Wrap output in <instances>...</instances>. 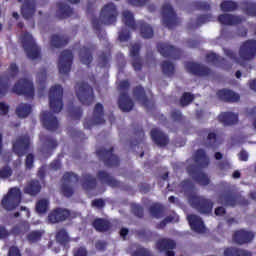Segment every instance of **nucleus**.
I'll list each match as a JSON object with an SVG mask.
<instances>
[{
  "mask_svg": "<svg viewBox=\"0 0 256 256\" xmlns=\"http://www.w3.org/2000/svg\"><path fill=\"white\" fill-rule=\"evenodd\" d=\"M9 74L4 73L0 75V99H3L9 93L11 87V79H15L19 75V66L17 63L12 62L8 68Z\"/></svg>",
  "mask_w": 256,
  "mask_h": 256,
  "instance_id": "obj_8",
  "label": "nucleus"
},
{
  "mask_svg": "<svg viewBox=\"0 0 256 256\" xmlns=\"http://www.w3.org/2000/svg\"><path fill=\"white\" fill-rule=\"evenodd\" d=\"M220 9L223 13H231L239 9V4L233 0H224L220 4Z\"/></svg>",
  "mask_w": 256,
  "mask_h": 256,
  "instance_id": "obj_47",
  "label": "nucleus"
},
{
  "mask_svg": "<svg viewBox=\"0 0 256 256\" xmlns=\"http://www.w3.org/2000/svg\"><path fill=\"white\" fill-rule=\"evenodd\" d=\"M218 203L224 205V207H235L237 205V195L231 192L221 194L218 198Z\"/></svg>",
  "mask_w": 256,
  "mask_h": 256,
  "instance_id": "obj_35",
  "label": "nucleus"
},
{
  "mask_svg": "<svg viewBox=\"0 0 256 256\" xmlns=\"http://www.w3.org/2000/svg\"><path fill=\"white\" fill-rule=\"evenodd\" d=\"M218 119L220 123H223L224 125H237L239 122V115L233 112H224L218 116Z\"/></svg>",
  "mask_w": 256,
  "mask_h": 256,
  "instance_id": "obj_38",
  "label": "nucleus"
},
{
  "mask_svg": "<svg viewBox=\"0 0 256 256\" xmlns=\"http://www.w3.org/2000/svg\"><path fill=\"white\" fill-rule=\"evenodd\" d=\"M132 256H153V254H151V251H149V249L140 247V248H137L132 253Z\"/></svg>",
  "mask_w": 256,
  "mask_h": 256,
  "instance_id": "obj_61",
  "label": "nucleus"
},
{
  "mask_svg": "<svg viewBox=\"0 0 256 256\" xmlns=\"http://www.w3.org/2000/svg\"><path fill=\"white\" fill-rule=\"evenodd\" d=\"M161 70L166 77H173V75H175V65L170 61H163L161 63Z\"/></svg>",
  "mask_w": 256,
  "mask_h": 256,
  "instance_id": "obj_49",
  "label": "nucleus"
},
{
  "mask_svg": "<svg viewBox=\"0 0 256 256\" xmlns=\"http://www.w3.org/2000/svg\"><path fill=\"white\" fill-rule=\"evenodd\" d=\"M76 97L82 105H93L95 94L93 88L87 82H77L75 85Z\"/></svg>",
  "mask_w": 256,
  "mask_h": 256,
  "instance_id": "obj_7",
  "label": "nucleus"
},
{
  "mask_svg": "<svg viewBox=\"0 0 256 256\" xmlns=\"http://www.w3.org/2000/svg\"><path fill=\"white\" fill-rule=\"evenodd\" d=\"M79 57L83 65H87V67H91V63H93V52L91 48L86 46H83L82 48H80Z\"/></svg>",
  "mask_w": 256,
  "mask_h": 256,
  "instance_id": "obj_39",
  "label": "nucleus"
},
{
  "mask_svg": "<svg viewBox=\"0 0 256 256\" xmlns=\"http://www.w3.org/2000/svg\"><path fill=\"white\" fill-rule=\"evenodd\" d=\"M109 61H111V52H101L98 56V65L102 69L109 67Z\"/></svg>",
  "mask_w": 256,
  "mask_h": 256,
  "instance_id": "obj_50",
  "label": "nucleus"
},
{
  "mask_svg": "<svg viewBox=\"0 0 256 256\" xmlns=\"http://www.w3.org/2000/svg\"><path fill=\"white\" fill-rule=\"evenodd\" d=\"M118 15L117 6L113 3H108L101 9L100 18H92V27L100 40L107 39V33H105L101 27H103V25H114V23H117Z\"/></svg>",
  "mask_w": 256,
  "mask_h": 256,
  "instance_id": "obj_2",
  "label": "nucleus"
},
{
  "mask_svg": "<svg viewBox=\"0 0 256 256\" xmlns=\"http://www.w3.org/2000/svg\"><path fill=\"white\" fill-rule=\"evenodd\" d=\"M240 9L246 15H250L251 17H256V3L251 0H244L240 2Z\"/></svg>",
  "mask_w": 256,
  "mask_h": 256,
  "instance_id": "obj_43",
  "label": "nucleus"
},
{
  "mask_svg": "<svg viewBox=\"0 0 256 256\" xmlns=\"http://www.w3.org/2000/svg\"><path fill=\"white\" fill-rule=\"evenodd\" d=\"M195 101V95L191 94V92H184L180 98L181 107H187V105H191Z\"/></svg>",
  "mask_w": 256,
  "mask_h": 256,
  "instance_id": "obj_53",
  "label": "nucleus"
},
{
  "mask_svg": "<svg viewBox=\"0 0 256 256\" xmlns=\"http://www.w3.org/2000/svg\"><path fill=\"white\" fill-rule=\"evenodd\" d=\"M224 55L235 61L238 65H241V67H245L247 61H253L256 57V40H246L243 42L238 51L239 57H237L235 51L227 48L224 49Z\"/></svg>",
  "mask_w": 256,
  "mask_h": 256,
  "instance_id": "obj_3",
  "label": "nucleus"
},
{
  "mask_svg": "<svg viewBox=\"0 0 256 256\" xmlns=\"http://www.w3.org/2000/svg\"><path fill=\"white\" fill-rule=\"evenodd\" d=\"M49 211V200L43 198L36 202V212L43 215Z\"/></svg>",
  "mask_w": 256,
  "mask_h": 256,
  "instance_id": "obj_52",
  "label": "nucleus"
},
{
  "mask_svg": "<svg viewBox=\"0 0 256 256\" xmlns=\"http://www.w3.org/2000/svg\"><path fill=\"white\" fill-rule=\"evenodd\" d=\"M40 141L42 142V147H41V153L48 159V157H51L53 155V151L57 149L58 143L57 139L53 138V136L50 135H41L40 136Z\"/></svg>",
  "mask_w": 256,
  "mask_h": 256,
  "instance_id": "obj_21",
  "label": "nucleus"
},
{
  "mask_svg": "<svg viewBox=\"0 0 256 256\" xmlns=\"http://www.w3.org/2000/svg\"><path fill=\"white\" fill-rule=\"evenodd\" d=\"M68 113L74 121H80L81 117H83V109L81 107L69 106Z\"/></svg>",
  "mask_w": 256,
  "mask_h": 256,
  "instance_id": "obj_51",
  "label": "nucleus"
},
{
  "mask_svg": "<svg viewBox=\"0 0 256 256\" xmlns=\"http://www.w3.org/2000/svg\"><path fill=\"white\" fill-rule=\"evenodd\" d=\"M35 155H33V153H29L26 156L25 159V167L28 171H31V169H33V167H35Z\"/></svg>",
  "mask_w": 256,
  "mask_h": 256,
  "instance_id": "obj_57",
  "label": "nucleus"
},
{
  "mask_svg": "<svg viewBox=\"0 0 256 256\" xmlns=\"http://www.w3.org/2000/svg\"><path fill=\"white\" fill-rule=\"evenodd\" d=\"M132 67L134 71H141L143 69V59L141 57L133 58Z\"/></svg>",
  "mask_w": 256,
  "mask_h": 256,
  "instance_id": "obj_63",
  "label": "nucleus"
},
{
  "mask_svg": "<svg viewBox=\"0 0 256 256\" xmlns=\"http://www.w3.org/2000/svg\"><path fill=\"white\" fill-rule=\"evenodd\" d=\"M145 141V131H143V127L137 125L134 128V139L130 140V148L133 150Z\"/></svg>",
  "mask_w": 256,
  "mask_h": 256,
  "instance_id": "obj_36",
  "label": "nucleus"
},
{
  "mask_svg": "<svg viewBox=\"0 0 256 256\" xmlns=\"http://www.w3.org/2000/svg\"><path fill=\"white\" fill-rule=\"evenodd\" d=\"M149 213L155 219H161L165 213V207L159 203H154L149 207Z\"/></svg>",
  "mask_w": 256,
  "mask_h": 256,
  "instance_id": "obj_48",
  "label": "nucleus"
},
{
  "mask_svg": "<svg viewBox=\"0 0 256 256\" xmlns=\"http://www.w3.org/2000/svg\"><path fill=\"white\" fill-rule=\"evenodd\" d=\"M213 19V15L211 14H201L196 18V27H201V25H205V23H209Z\"/></svg>",
  "mask_w": 256,
  "mask_h": 256,
  "instance_id": "obj_54",
  "label": "nucleus"
},
{
  "mask_svg": "<svg viewBox=\"0 0 256 256\" xmlns=\"http://www.w3.org/2000/svg\"><path fill=\"white\" fill-rule=\"evenodd\" d=\"M79 183V176L73 172H66L62 177L61 193L64 197H73L75 190L69 186Z\"/></svg>",
  "mask_w": 256,
  "mask_h": 256,
  "instance_id": "obj_16",
  "label": "nucleus"
},
{
  "mask_svg": "<svg viewBox=\"0 0 256 256\" xmlns=\"http://www.w3.org/2000/svg\"><path fill=\"white\" fill-rule=\"evenodd\" d=\"M255 239V234L246 230H238L233 235V241L238 245H245V243H251Z\"/></svg>",
  "mask_w": 256,
  "mask_h": 256,
  "instance_id": "obj_31",
  "label": "nucleus"
},
{
  "mask_svg": "<svg viewBox=\"0 0 256 256\" xmlns=\"http://www.w3.org/2000/svg\"><path fill=\"white\" fill-rule=\"evenodd\" d=\"M194 161L198 166L195 164L189 165L187 167V173L195 183L202 187H207V185L211 184V178H209L207 173L201 170L209 167V156H207V152L201 148L196 150L194 154Z\"/></svg>",
  "mask_w": 256,
  "mask_h": 256,
  "instance_id": "obj_1",
  "label": "nucleus"
},
{
  "mask_svg": "<svg viewBox=\"0 0 256 256\" xmlns=\"http://www.w3.org/2000/svg\"><path fill=\"white\" fill-rule=\"evenodd\" d=\"M56 241L59 245H62V247H67V249H69V242L71 241V238L69 237V233H67L66 229L62 228L57 231Z\"/></svg>",
  "mask_w": 256,
  "mask_h": 256,
  "instance_id": "obj_44",
  "label": "nucleus"
},
{
  "mask_svg": "<svg viewBox=\"0 0 256 256\" xmlns=\"http://www.w3.org/2000/svg\"><path fill=\"white\" fill-rule=\"evenodd\" d=\"M216 95L220 101L224 103H237L240 101L241 96L235 91L223 88L216 92Z\"/></svg>",
  "mask_w": 256,
  "mask_h": 256,
  "instance_id": "obj_26",
  "label": "nucleus"
},
{
  "mask_svg": "<svg viewBox=\"0 0 256 256\" xmlns=\"http://www.w3.org/2000/svg\"><path fill=\"white\" fill-rule=\"evenodd\" d=\"M22 47L28 57V59H39L41 57V48L37 46L35 43V39H33V35L29 34V32H25L22 35Z\"/></svg>",
  "mask_w": 256,
  "mask_h": 256,
  "instance_id": "obj_10",
  "label": "nucleus"
},
{
  "mask_svg": "<svg viewBox=\"0 0 256 256\" xmlns=\"http://www.w3.org/2000/svg\"><path fill=\"white\" fill-rule=\"evenodd\" d=\"M69 43V37L64 35L53 34L50 38V45L55 49H61Z\"/></svg>",
  "mask_w": 256,
  "mask_h": 256,
  "instance_id": "obj_40",
  "label": "nucleus"
},
{
  "mask_svg": "<svg viewBox=\"0 0 256 256\" xmlns=\"http://www.w3.org/2000/svg\"><path fill=\"white\" fill-rule=\"evenodd\" d=\"M105 123V107L101 103H96L93 109L92 120L84 121V129H91L93 125H103Z\"/></svg>",
  "mask_w": 256,
  "mask_h": 256,
  "instance_id": "obj_17",
  "label": "nucleus"
},
{
  "mask_svg": "<svg viewBox=\"0 0 256 256\" xmlns=\"http://www.w3.org/2000/svg\"><path fill=\"white\" fill-rule=\"evenodd\" d=\"M12 149L15 155L18 157H23L29 153L31 149V138L29 135H21L12 142Z\"/></svg>",
  "mask_w": 256,
  "mask_h": 256,
  "instance_id": "obj_15",
  "label": "nucleus"
},
{
  "mask_svg": "<svg viewBox=\"0 0 256 256\" xmlns=\"http://www.w3.org/2000/svg\"><path fill=\"white\" fill-rule=\"evenodd\" d=\"M96 177L100 183L108 185V187H112L113 189L121 187V181L115 179V177L111 176V174L105 170L98 171Z\"/></svg>",
  "mask_w": 256,
  "mask_h": 256,
  "instance_id": "obj_29",
  "label": "nucleus"
},
{
  "mask_svg": "<svg viewBox=\"0 0 256 256\" xmlns=\"http://www.w3.org/2000/svg\"><path fill=\"white\" fill-rule=\"evenodd\" d=\"M92 227L97 233H107L112 229L113 224L105 218H96L92 222Z\"/></svg>",
  "mask_w": 256,
  "mask_h": 256,
  "instance_id": "obj_33",
  "label": "nucleus"
},
{
  "mask_svg": "<svg viewBox=\"0 0 256 256\" xmlns=\"http://www.w3.org/2000/svg\"><path fill=\"white\" fill-rule=\"evenodd\" d=\"M150 137L154 145L160 147V149L167 147L170 143L169 135L158 128H153L150 131Z\"/></svg>",
  "mask_w": 256,
  "mask_h": 256,
  "instance_id": "obj_23",
  "label": "nucleus"
},
{
  "mask_svg": "<svg viewBox=\"0 0 256 256\" xmlns=\"http://www.w3.org/2000/svg\"><path fill=\"white\" fill-rule=\"evenodd\" d=\"M49 105L53 113L63 111V87L57 84L49 90Z\"/></svg>",
  "mask_w": 256,
  "mask_h": 256,
  "instance_id": "obj_12",
  "label": "nucleus"
},
{
  "mask_svg": "<svg viewBox=\"0 0 256 256\" xmlns=\"http://www.w3.org/2000/svg\"><path fill=\"white\" fill-rule=\"evenodd\" d=\"M73 66V52L71 50H63L59 56L58 69L60 75H69Z\"/></svg>",
  "mask_w": 256,
  "mask_h": 256,
  "instance_id": "obj_19",
  "label": "nucleus"
},
{
  "mask_svg": "<svg viewBox=\"0 0 256 256\" xmlns=\"http://www.w3.org/2000/svg\"><path fill=\"white\" fill-rule=\"evenodd\" d=\"M206 147H217V134L215 132L208 133Z\"/></svg>",
  "mask_w": 256,
  "mask_h": 256,
  "instance_id": "obj_56",
  "label": "nucleus"
},
{
  "mask_svg": "<svg viewBox=\"0 0 256 256\" xmlns=\"http://www.w3.org/2000/svg\"><path fill=\"white\" fill-rule=\"evenodd\" d=\"M41 121L42 125L47 129L48 131H57L59 129V120L56 118V116L53 115V113L49 111H45L41 115Z\"/></svg>",
  "mask_w": 256,
  "mask_h": 256,
  "instance_id": "obj_25",
  "label": "nucleus"
},
{
  "mask_svg": "<svg viewBox=\"0 0 256 256\" xmlns=\"http://www.w3.org/2000/svg\"><path fill=\"white\" fill-rule=\"evenodd\" d=\"M185 69L195 77H209L212 73L211 68L197 62H186Z\"/></svg>",
  "mask_w": 256,
  "mask_h": 256,
  "instance_id": "obj_20",
  "label": "nucleus"
},
{
  "mask_svg": "<svg viewBox=\"0 0 256 256\" xmlns=\"http://www.w3.org/2000/svg\"><path fill=\"white\" fill-rule=\"evenodd\" d=\"M58 11H57V17L58 19H67L68 17H71L73 15V8L71 6L59 2L57 3Z\"/></svg>",
  "mask_w": 256,
  "mask_h": 256,
  "instance_id": "obj_41",
  "label": "nucleus"
},
{
  "mask_svg": "<svg viewBox=\"0 0 256 256\" xmlns=\"http://www.w3.org/2000/svg\"><path fill=\"white\" fill-rule=\"evenodd\" d=\"M162 23L167 27V29H175L177 25L181 23L177 13L170 4H164L162 6Z\"/></svg>",
  "mask_w": 256,
  "mask_h": 256,
  "instance_id": "obj_14",
  "label": "nucleus"
},
{
  "mask_svg": "<svg viewBox=\"0 0 256 256\" xmlns=\"http://www.w3.org/2000/svg\"><path fill=\"white\" fill-rule=\"evenodd\" d=\"M188 203L193 207V209H196V211L201 213V215H209L213 212V201L203 196L190 194L188 196Z\"/></svg>",
  "mask_w": 256,
  "mask_h": 256,
  "instance_id": "obj_6",
  "label": "nucleus"
},
{
  "mask_svg": "<svg viewBox=\"0 0 256 256\" xmlns=\"http://www.w3.org/2000/svg\"><path fill=\"white\" fill-rule=\"evenodd\" d=\"M194 7L197 11H211V5L207 2H194Z\"/></svg>",
  "mask_w": 256,
  "mask_h": 256,
  "instance_id": "obj_58",
  "label": "nucleus"
},
{
  "mask_svg": "<svg viewBox=\"0 0 256 256\" xmlns=\"http://www.w3.org/2000/svg\"><path fill=\"white\" fill-rule=\"evenodd\" d=\"M129 87H131V83L128 80H122L119 83L118 89L121 91L119 98H118V107L122 110L123 113H129V111H133L135 107V103L133 99L129 97Z\"/></svg>",
  "mask_w": 256,
  "mask_h": 256,
  "instance_id": "obj_5",
  "label": "nucleus"
},
{
  "mask_svg": "<svg viewBox=\"0 0 256 256\" xmlns=\"http://www.w3.org/2000/svg\"><path fill=\"white\" fill-rule=\"evenodd\" d=\"M22 197L23 194L19 187L10 188L7 195L2 199V207L6 209V211H13V209H17V207L21 205Z\"/></svg>",
  "mask_w": 256,
  "mask_h": 256,
  "instance_id": "obj_11",
  "label": "nucleus"
},
{
  "mask_svg": "<svg viewBox=\"0 0 256 256\" xmlns=\"http://www.w3.org/2000/svg\"><path fill=\"white\" fill-rule=\"evenodd\" d=\"M41 232L39 231H32L27 235V240L30 243H37V241H41Z\"/></svg>",
  "mask_w": 256,
  "mask_h": 256,
  "instance_id": "obj_59",
  "label": "nucleus"
},
{
  "mask_svg": "<svg viewBox=\"0 0 256 256\" xmlns=\"http://www.w3.org/2000/svg\"><path fill=\"white\" fill-rule=\"evenodd\" d=\"M156 248L160 253H165L166 256H175L173 250L177 248V242L171 238H162L156 242Z\"/></svg>",
  "mask_w": 256,
  "mask_h": 256,
  "instance_id": "obj_22",
  "label": "nucleus"
},
{
  "mask_svg": "<svg viewBox=\"0 0 256 256\" xmlns=\"http://www.w3.org/2000/svg\"><path fill=\"white\" fill-rule=\"evenodd\" d=\"M13 175V169L9 166H4L0 169V179H9Z\"/></svg>",
  "mask_w": 256,
  "mask_h": 256,
  "instance_id": "obj_60",
  "label": "nucleus"
},
{
  "mask_svg": "<svg viewBox=\"0 0 256 256\" xmlns=\"http://www.w3.org/2000/svg\"><path fill=\"white\" fill-rule=\"evenodd\" d=\"M132 95L136 101L142 103L143 107L149 109L151 107V100L147 97V92H145V88L142 85H137L132 90Z\"/></svg>",
  "mask_w": 256,
  "mask_h": 256,
  "instance_id": "obj_30",
  "label": "nucleus"
},
{
  "mask_svg": "<svg viewBox=\"0 0 256 256\" xmlns=\"http://www.w3.org/2000/svg\"><path fill=\"white\" fill-rule=\"evenodd\" d=\"M224 256H253L251 252L237 247H227L224 249Z\"/></svg>",
  "mask_w": 256,
  "mask_h": 256,
  "instance_id": "obj_45",
  "label": "nucleus"
},
{
  "mask_svg": "<svg viewBox=\"0 0 256 256\" xmlns=\"http://www.w3.org/2000/svg\"><path fill=\"white\" fill-rule=\"evenodd\" d=\"M132 213L135 215V217H138V219H143L145 217V210L142 208L139 204H132L131 205Z\"/></svg>",
  "mask_w": 256,
  "mask_h": 256,
  "instance_id": "obj_55",
  "label": "nucleus"
},
{
  "mask_svg": "<svg viewBox=\"0 0 256 256\" xmlns=\"http://www.w3.org/2000/svg\"><path fill=\"white\" fill-rule=\"evenodd\" d=\"M24 193L30 197H37L41 193V182L39 180H31L24 188Z\"/></svg>",
  "mask_w": 256,
  "mask_h": 256,
  "instance_id": "obj_37",
  "label": "nucleus"
},
{
  "mask_svg": "<svg viewBox=\"0 0 256 256\" xmlns=\"http://www.w3.org/2000/svg\"><path fill=\"white\" fill-rule=\"evenodd\" d=\"M122 15V21L126 25V27H128L132 31H137V29H139L140 35L141 37H143V39H152L154 31L151 25H149L144 20H139L138 22H135V16L129 10L124 11Z\"/></svg>",
  "mask_w": 256,
  "mask_h": 256,
  "instance_id": "obj_4",
  "label": "nucleus"
},
{
  "mask_svg": "<svg viewBox=\"0 0 256 256\" xmlns=\"http://www.w3.org/2000/svg\"><path fill=\"white\" fill-rule=\"evenodd\" d=\"M206 61L208 63H212L216 67H221V69H224L225 71H230V69L233 67V65H231L227 59L213 52L206 55Z\"/></svg>",
  "mask_w": 256,
  "mask_h": 256,
  "instance_id": "obj_28",
  "label": "nucleus"
},
{
  "mask_svg": "<svg viewBox=\"0 0 256 256\" xmlns=\"http://www.w3.org/2000/svg\"><path fill=\"white\" fill-rule=\"evenodd\" d=\"M35 13H37V3L35 0H24L21 6V15L23 19L29 21L35 17Z\"/></svg>",
  "mask_w": 256,
  "mask_h": 256,
  "instance_id": "obj_27",
  "label": "nucleus"
},
{
  "mask_svg": "<svg viewBox=\"0 0 256 256\" xmlns=\"http://www.w3.org/2000/svg\"><path fill=\"white\" fill-rule=\"evenodd\" d=\"M157 50L162 57H165L166 59H181V55H183V52L181 49L167 43V42H160L157 44Z\"/></svg>",
  "mask_w": 256,
  "mask_h": 256,
  "instance_id": "obj_18",
  "label": "nucleus"
},
{
  "mask_svg": "<svg viewBox=\"0 0 256 256\" xmlns=\"http://www.w3.org/2000/svg\"><path fill=\"white\" fill-rule=\"evenodd\" d=\"M31 111H33L31 104L21 103L16 108V115L20 119H25V117H29V115H31Z\"/></svg>",
  "mask_w": 256,
  "mask_h": 256,
  "instance_id": "obj_46",
  "label": "nucleus"
},
{
  "mask_svg": "<svg viewBox=\"0 0 256 256\" xmlns=\"http://www.w3.org/2000/svg\"><path fill=\"white\" fill-rule=\"evenodd\" d=\"M188 223L195 233H204L205 232V223L198 215L190 214L187 217Z\"/></svg>",
  "mask_w": 256,
  "mask_h": 256,
  "instance_id": "obj_32",
  "label": "nucleus"
},
{
  "mask_svg": "<svg viewBox=\"0 0 256 256\" xmlns=\"http://www.w3.org/2000/svg\"><path fill=\"white\" fill-rule=\"evenodd\" d=\"M218 21L221 25L233 26L241 25V23H243V18L233 14H220L218 16Z\"/></svg>",
  "mask_w": 256,
  "mask_h": 256,
  "instance_id": "obj_34",
  "label": "nucleus"
},
{
  "mask_svg": "<svg viewBox=\"0 0 256 256\" xmlns=\"http://www.w3.org/2000/svg\"><path fill=\"white\" fill-rule=\"evenodd\" d=\"M89 252L85 246H80L73 250V256H88Z\"/></svg>",
  "mask_w": 256,
  "mask_h": 256,
  "instance_id": "obj_64",
  "label": "nucleus"
},
{
  "mask_svg": "<svg viewBox=\"0 0 256 256\" xmlns=\"http://www.w3.org/2000/svg\"><path fill=\"white\" fill-rule=\"evenodd\" d=\"M82 187L85 191L97 189V179L91 174H85L82 179Z\"/></svg>",
  "mask_w": 256,
  "mask_h": 256,
  "instance_id": "obj_42",
  "label": "nucleus"
},
{
  "mask_svg": "<svg viewBox=\"0 0 256 256\" xmlns=\"http://www.w3.org/2000/svg\"><path fill=\"white\" fill-rule=\"evenodd\" d=\"M118 39L122 43L129 41L131 39V32H129L127 29H123L121 32H119Z\"/></svg>",
  "mask_w": 256,
  "mask_h": 256,
  "instance_id": "obj_62",
  "label": "nucleus"
},
{
  "mask_svg": "<svg viewBox=\"0 0 256 256\" xmlns=\"http://www.w3.org/2000/svg\"><path fill=\"white\" fill-rule=\"evenodd\" d=\"M69 217H71V211L58 207L48 214V221L50 223H63V221H67Z\"/></svg>",
  "mask_w": 256,
  "mask_h": 256,
  "instance_id": "obj_24",
  "label": "nucleus"
},
{
  "mask_svg": "<svg viewBox=\"0 0 256 256\" xmlns=\"http://www.w3.org/2000/svg\"><path fill=\"white\" fill-rule=\"evenodd\" d=\"M13 93L16 95H24L28 99H33L35 97V86L33 85V81L22 78L19 79L12 88Z\"/></svg>",
  "mask_w": 256,
  "mask_h": 256,
  "instance_id": "obj_13",
  "label": "nucleus"
},
{
  "mask_svg": "<svg viewBox=\"0 0 256 256\" xmlns=\"http://www.w3.org/2000/svg\"><path fill=\"white\" fill-rule=\"evenodd\" d=\"M96 155L100 161H103L105 167H119V165L121 164L119 156L115 155L114 147H110L109 149L101 147L98 150H96Z\"/></svg>",
  "mask_w": 256,
  "mask_h": 256,
  "instance_id": "obj_9",
  "label": "nucleus"
}]
</instances>
